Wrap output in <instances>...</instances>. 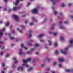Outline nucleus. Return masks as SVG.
Returning <instances> with one entry per match:
<instances>
[{"label": "nucleus", "mask_w": 73, "mask_h": 73, "mask_svg": "<svg viewBox=\"0 0 73 73\" xmlns=\"http://www.w3.org/2000/svg\"><path fill=\"white\" fill-rule=\"evenodd\" d=\"M32 19L33 22L32 23H30L29 25L30 26H32V25H33V22H36V21H37V20L35 19V17H32Z\"/></svg>", "instance_id": "4"}, {"label": "nucleus", "mask_w": 73, "mask_h": 73, "mask_svg": "<svg viewBox=\"0 0 73 73\" xmlns=\"http://www.w3.org/2000/svg\"><path fill=\"white\" fill-rule=\"evenodd\" d=\"M9 57V54H7L6 55V57L7 58H8Z\"/></svg>", "instance_id": "42"}, {"label": "nucleus", "mask_w": 73, "mask_h": 73, "mask_svg": "<svg viewBox=\"0 0 73 73\" xmlns=\"http://www.w3.org/2000/svg\"><path fill=\"white\" fill-rule=\"evenodd\" d=\"M30 4L29 3H27V6H29V5H30Z\"/></svg>", "instance_id": "51"}, {"label": "nucleus", "mask_w": 73, "mask_h": 73, "mask_svg": "<svg viewBox=\"0 0 73 73\" xmlns=\"http://www.w3.org/2000/svg\"><path fill=\"white\" fill-rule=\"evenodd\" d=\"M1 48L2 49H4V47H1Z\"/></svg>", "instance_id": "58"}, {"label": "nucleus", "mask_w": 73, "mask_h": 73, "mask_svg": "<svg viewBox=\"0 0 73 73\" xmlns=\"http://www.w3.org/2000/svg\"><path fill=\"white\" fill-rule=\"evenodd\" d=\"M59 28L61 29H65V27L62 25L60 26Z\"/></svg>", "instance_id": "15"}, {"label": "nucleus", "mask_w": 73, "mask_h": 73, "mask_svg": "<svg viewBox=\"0 0 73 73\" xmlns=\"http://www.w3.org/2000/svg\"><path fill=\"white\" fill-rule=\"evenodd\" d=\"M31 37H32V35H31V34H29L28 35V38H30Z\"/></svg>", "instance_id": "24"}, {"label": "nucleus", "mask_w": 73, "mask_h": 73, "mask_svg": "<svg viewBox=\"0 0 73 73\" xmlns=\"http://www.w3.org/2000/svg\"><path fill=\"white\" fill-rule=\"evenodd\" d=\"M20 8V7L19 6H18L17 8V7H13V11H16V9H19Z\"/></svg>", "instance_id": "10"}, {"label": "nucleus", "mask_w": 73, "mask_h": 73, "mask_svg": "<svg viewBox=\"0 0 73 73\" xmlns=\"http://www.w3.org/2000/svg\"><path fill=\"white\" fill-rule=\"evenodd\" d=\"M31 60V58H28L27 60H25V59L22 60V62H23V64H22V66H24L25 67H28L29 66V65L27 64V63L28 61H30Z\"/></svg>", "instance_id": "1"}, {"label": "nucleus", "mask_w": 73, "mask_h": 73, "mask_svg": "<svg viewBox=\"0 0 73 73\" xmlns=\"http://www.w3.org/2000/svg\"><path fill=\"white\" fill-rule=\"evenodd\" d=\"M21 49H22L21 48H19V56H22L24 54V53Z\"/></svg>", "instance_id": "6"}, {"label": "nucleus", "mask_w": 73, "mask_h": 73, "mask_svg": "<svg viewBox=\"0 0 73 73\" xmlns=\"http://www.w3.org/2000/svg\"><path fill=\"white\" fill-rule=\"evenodd\" d=\"M13 60L15 64H17V62H18V61L17 60L16 57H15L13 58Z\"/></svg>", "instance_id": "8"}, {"label": "nucleus", "mask_w": 73, "mask_h": 73, "mask_svg": "<svg viewBox=\"0 0 73 73\" xmlns=\"http://www.w3.org/2000/svg\"><path fill=\"white\" fill-rule=\"evenodd\" d=\"M24 70V69L21 66H20L19 67H18L17 68L18 70Z\"/></svg>", "instance_id": "13"}, {"label": "nucleus", "mask_w": 73, "mask_h": 73, "mask_svg": "<svg viewBox=\"0 0 73 73\" xmlns=\"http://www.w3.org/2000/svg\"><path fill=\"white\" fill-rule=\"evenodd\" d=\"M12 28V26L11 25L10 26V28Z\"/></svg>", "instance_id": "59"}, {"label": "nucleus", "mask_w": 73, "mask_h": 73, "mask_svg": "<svg viewBox=\"0 0 73 73\" xmlns=\"http://www.w3.org/2000/svg\"><path fill=\"white\" fill-rule=\"evenodd\" d=\"M15 68H16V66H15V64H13V65L12 69H15Z\"/></svg>", "instance_id": "27"}, {"label": "nucleus", "mask_w": 73, "mask_h": 73, "mask_svg": "<svg viewBox=\"0 0 73 73\" xmlns=\"http://www.w3.org/2000/svg\"><path fill=\"white\" fill-rule=\"evenodd\" d=\"M64 23L65 24H68V21H64Z\"/></svg>", "instance_id": "37"}, {"label": "nucleus", "mask_w": 73, "mask_h": 73, "mask_svg": "<svg viewBox=\"0 0 73 73\" xmlns=\"http://www.w3.org/2000/svg\"><path fill=\"white\" fill-rule=\"evenodd\" d=\"M72 4V3H69L68 4V6L69 7V6H70V5H71Z\"/></svg>", "instance_id": "43"}, {"label": "nucleus", "mask_w": 73, "mask_h": 73, "mask_svg": "<svg viewBox=\"0 0 73 73\" xmlns=\"http://www.w3.org/2000/svg\"><path fill=\"white\" fill-rule=\"evenodd\" d=\"M58 61L59 62H63L64 61V59L63 58H61L58 59Z\"/></svg>", "instance_id": "12"}, {"label": "nucleus", "mask_w": 73, "mask_h": 73, "mask_svg": "<svg viewBox=\"0 0 73 73\" xmlns=\"http://www.w3.org/2000/svg\"><path fill=\"white\" fill-rule=\"evenodd\" d=\"M68 49V48H65L64 50H60V52L61 53H62V54H67V52L66 51Z\"/></svg>", "instance_id": "2"}, {"label": "nucleus", "mask_w": 73, "mask_h": 73, "mask_svg": "<svg viewBox=\"0 0 73 73\" xmlns=\"http://www.w3.org/2000/svg\"><path fill=\"white\" fill-rule=\"evenodd\" d=\"M51 2L53 3V4H56L57 2H59V0H56L55 1L54 0H51Z\"/></svg>", "instance_id": "11"}, {"label": "nucleus", "mask_w": 73, "mask_h": 73, "mask_svg": "<svg viewBox=\"0 0 73 73\" xmlns=\"http://www.w3.org/2000/svg\"><path fill=\"white\" fill-rule=\"evenodd\" d=\"M33 69V68L31 67L29 69H28L27 70L28 72H30L31 70H32Z\"/></svg>", "instance_id": "21"}, {"label": "nucleus", "mask_w": 73, "mask_h": 73, "mask_svg": "<svg viewBox=\"0 0 73 73\" xmlns=\"http://www.w3.org/2000/svg\"><path fill=\"white\" fill-rule=\"evenodd\" d=\"M4 28H3L2 30V32H3V31H4Z\"/></svg>", "instance_id": "57"}, {"label": "nucleus", "mask_w": 73, "mask_h": 73, "mask_svg": "<svg viewBox=\"0 0 73 73\" xmlns=\"http://www.w3.org/2000/svg\"><path fill=\"white\" fill-rule=\"evenodd\" d=\"M14 20L15 21H18L19 20L18 17L16 15H14Z\"/></svg>", "instance_id": "9"}, {"label": "nucleus", "mask_w": 73, "mask_h": 73, "mask_svg": "<svg viewBox=\"0 0 73 73\" xmlns=\"http://www.w3.org/2000/svg\"><path fill=\"white\" fill-rule=\"evenodd\" d=\"M49 34H52L53 33L52 32H51V31H50L49 32Z\"/></svg>", "instance_id": "47"}, {"label": "nucleus", "mask_w": 73, "mask_h": 73, "mask_svg": "<svg viewBox=\"0 0 73 73\" xmlns=\"http://www.w3.org/2000/svg\"><path fill=\"white\" fill-rule=\"evenodd\" d=\"M15 41H16L17 42V41H19V40L18 39H15Z\"/></svg>", "instance_id": "55"}, {"label": "nucleus", "mask_w": 73, "mask_h": 73, "mask_svg": "<svg viewBox=\"0 0 73 73\" xmlns=\"http://www.w3.org/2000/svg\"><path fill=\"white\" fill-rule=\"evenodd\" d=\"M54 15H56L57 14V12L56 11H54Z\"/></svg>", "instance_id": "22"}, {"label": "nucleus", "mask_w": 73, "mask_h": 73, "mask_svg": "<svg viewBox=\"0 0 73 73\" xmlns=\"http://www.w3.org/2000/svg\"><path fill=\"white\" fill-rule=\"evenodd\" d=\"M39 41L41 42H43V40H39Z\"/></svg>", "instance_id": "52"}, {"label": "nucleus", "mask_w": 73, "mask_h": 73, "mask_svg": "<svg viewBox=\"0 0 73 73\" xmlns=\"http://www.w3.org/2000/svg\"><path fill=\"white\" fill-rule=\"evenodd\" d=\"M58 66L59 68H61L62 67V65L60 64H58Z\"/></svg>", "instance_id": "28"}, {"label": "nucleus", "mask_w": 73, "mask_h": 73, "mask_svg": "<svg viewBox=\"0 0 73 73\" xmlns=\"http://www.w3.org/2000/svg\"><path fill=\"white\" fill-rule=\"evenodd\" d=\"M60 15V16H61V15H62V13H59Z\"/></svg>", "instance_id": "56"}, {"label": "nucleus", "mask_w": 73, "mask_h": 73, "mask_svg": "<svg viewBox=\"0 0 73 73\" xmlns=\"http://www.w3.org/2000/svg\"><path fill=\"white\" fill-rule=\"evenodd\" d=\"M62 21L59 22V24H62Z\"/></svg>", "instance_id": "53"}, {"label": "nucleus", "mask_w": 73, "mask_h": 73, "mask_svg": "<svg viewBox=\"0 0 73 73\" xmlns=\"http://www.w3.org/2000/svg\"><path fill=\"white\" fill-rule=\"evenodd\" d=\"M47 71H49V70H50V68H47Z\"/></svg>", "instance_id": "49"}, {"label": "nucleus", "mask_w": 73, "mask_h": 73, "mask_svg": "<svg viewBox=\"0 0 73 73\" xmlns=\"http://www.w3.org/2000/svg\"><path fill=\"white\" fill-rule=\"evenodd\" d=\"M65 71L67 72H70V70L69 69H65Z\"/></svg>", "instance_id": "25"}, {"label": "nucleus", "mask_w": 73, "mask_h": 73, "mask_svg": "<svg viewBox=\"0 0 73 73\" xmlns=\"http://www.w3.org/2000/svg\"><path fill=\"white\" fill-rule=\"evenodd\" d=\"M0 43L1 44H3V42H1V41H0Z\"/></svg>", "instance_id": "60"}, {"label": "nucleus", "mask_w": 73, "mask_h": 73, "mask_svg": "<svg viewBox=\"0 0 73 73\" xmlns=\"http://www.w3.org/2000/svg\"><path fill=\"white\" fill-rule=\"evenodd\" d=\"M9 23L7 22V23L6 26V27H8V26H9Z\"/></svg>", "instance_id": "31"}, {"label": "nucleus", "mask_w": 73, "mask_h": 73, "mask_svg": "<svg viewBox=\"0 0 73 73\" xmlns=\"http://www.w3.org/2000/svg\"><path fill=\"white\" fill-rule=\"evenodd\" d=\"M11 33H13V34H15V31H11Z\"/></svg>", "instance_id": "45"}, {"label": "nucleus", "mask_w": 73, "mask_h": 73, "mask_svg": "<svg viewBox=\"0 0 73 73\" xmlns=\"http://www.w3.org/2000/svg\"><path fill=\"white\" fill-rule=\"evenodd\" d=\"M44 36V35L43 34H41L39 35L38 36V37L41 38L43 37Z\"/></svg>", "instance_id": "17"}, {"label": "nucleus", "mask_w": 73, "mask_h": 73, "mask_svg": "<svg viewBox=\"0 0 73 73\" xmlns=\"http://www.w3.org/2000/svg\"><path fill=\"white\" fill-rule=\"evenodd\" d=\"M35 50L34 48H31V51H33V50Z\"/></svg>", "instance_id": "48"}, {"label": "nucleus", "mask_w": 73, "mask_h": 73, "mask_svg": "<svg viewBox=\"0 0 73 73\" xmlns=\"http://www.w3.org/2000/svg\"><path fill=\"white\" fill-rule=\"evenodd\" d=\"M3 33L0 31V38L1 37L2 35H3Z\"/></svg>", "instance_id": "23"}, {"label": "nucleus", "mask_w": 73, "mask_h": 73, "mask_svg": "<svg viewBox=\"0 0 73 73\" xmlns=\"http://www.w3.org/2000/svg\"><path fill=\"white\" fill-rule=\"evenodd\" d=\"M7 10H8V11H11V10H12L11 9H6L5 8H4V9H3V11H7Z\"/></svg>", "instance_id": "16"}, {"label": "nucleus", "mask_w": 73, "mask_h": 73, "mask_svg": "<svg viewBox=\"0 0 73 73\" xmlns=\"http://www.w3.org/2000/svg\"><path fill=\"white\" fill-rule=\"evenodd\" d=\"M65 5H66V4H65V3H62V7H64V6H65Z\"/></svg>", "instance_id": "26"}, {"label": "nucleus", "mask_w": 73, "mask_h": 73, "mask_svg": "<svg viewBox=\"0 0 73 73\" xmlns=\"http://www.w3.org/2000/svg\"><path fill=\"white\" fill-rule=\"evenodd\" d=\"M47 61H48V62H49V61H50V59H47Z\"/></svg>", "instance_id": "61"}, {"label": "nucleus", "mask_w": 73, "mask_h": 73, "mask_svg": "<svg viewBox=\"0 0 73 73\" xmlns=\"http://www.w3.org/2000/svg\"><path fill=\"white\" fill-rule=\"evenodd\" d=\"M27 44L28 45H29V46H31V45H32V44L31 43H29L28 42H27Z\"/></svg>", "instance_id": "39"}, {"label": "nucleus", "mask_w": 73, "mask_h": 73, "mask_svg": "<svg viewBox=\"0 0 73 73\" xmlns=\"http://www.w3.org/2000/svg\"><path fill=\"white\" fill-rule=\"evenodd\" d=\"M48 43L49 44V45H52V40H48Z\"/></svg>", "instance_id": "14"}, {"label": "nucleus", "mask_w": 73, "mask_h": 73, "mask_svg": "<svg viewBox=\"0 0 73 73\" xmlns=\"http://www.w3.org/2000/svg\"><path fill=\"white\" fill-rule=\"evenodd\" d=\"M57 64V62H55L53 63V65L54 66L56 65Z\"/></svg>", "instance_id": "36"}, {"label": "nucleus", "mask_w": 73, "mask_h": 73, "mask_svg": "<svg viewBox=\"0 0 73 73\" xmlns=\"http://www.w3.org/2000/svg\"><path fill=\"white\" fill-rule=\"evenodd\" d=\"M3 53L2 52H0V54L1 56H2V55H3Z\"/></svg>", "instance_id": "50"}, {"label": "nucleus", "mask_w": 73, "mask_h": 73, "mask_svg": "<svg viewBox=\"0 0 73 73\" xmlns=\"http://www.w3.org/2000/svg\"><path fill=\"white\" fill-rule=\"evenodd\" d=\"M58 50H56L55 52V54H57L58 53Z\"/></svg>", "instance_id": "38"}, {"label": "nucleus", "mask_w": 73, "mask_h": 73, "mask_svg": "<svg viewBox=\"0 0 73 73\" xmlns=\"http://www.w3.org/2000/svg\"><path fill=\"white\" fill-rule=\"evenodd\" d=\"M51 29H54V25H53L52 27L51 28Z\"/></svg>", "instance_id": "30"}, {"label": "nucleus", "mask_w": 73, "mask_h": 73, "mask_svg": "<svg viewBox=\"0 0 73 73\" xmlns=\"http://www.w3.org/2000/svg\"><path fill=\"white\" fill-rule=\"evenodd\" d=\"M53 34L54 36H56L57 35V33L54 32L53 33Z\"/></svg>", "instance_id": "19"}, {"label": "nucleus", "mask_w": 73, "mask_h": 73, "mask_svg": "<svg viewBox=\"0 0 73 73\" xmlns=\"http://www.w3.org/2000/svg\"><path fill=\"white\" fill-rule=\"evenodd\" d=\"M55 72H54V71H52V73H55Z\"/></svg>", "instance_id": "63"}, {"label": "nucleus", "mask_w": 73, "mask_h": 73, "mask_svg": "<svg viewBox=\"0 0 73 73\" xmlns=\"http://www.w3.org/2000/svg\"><path fill=\"white\" fill-rule=\"evenodd\" d=\"M54 46H57V43H55L54 44Z\"/></svg>", "instance_id": "41"}, {"label": "nucleus", "mask_w": 73, "mask_h": 73, "mask_svg": "<svg viewBox=\"0 0 73 73\" xmlns=\"http://www.w3.org/2000/svg\"><path fill=\"white\" fill-rule=\"evenodd\" d=\"M1 73H4V71H3V70H1Z\"/></svg>", "instance_id": "54"}, {"label": "nucleus", "mask_w": 73, "mask_h": 73, "mask_svg": "<svg viewBox=\"0 0 73 73\" xmlns=\"http://www.w3.org/2000/svg\"><path fill=\"white\" fill-rule=\"evenodd\" d=\"M9 73H11L12 72H11V71H9Z\"/></svg>", "instance_id": "64"}, {"label": "nucleus", "mask_w": 73, "mask_h": 73, "mask_svg": "<svg viewBox=\"0 0 73 73\" xmlns=\"http://www.w3.org/2000/svg\"><path fill=\"white\" fill-rule=\"evenodd\" d=\"M9 38L11 40H13V39H14V38L13 37L10 36Z\"/></svg>", "instance_id": "34"}, {"label": "nucleus", "mask_w": 73, "mask_h": 73, "mask_svg": "<svg viewBox=\"0 0 73 73\" xmlns=\"http://www.w3.org/2000/svg\"><path fill=\"white\" fill-rule=\"evenodd\" d=\"M1 65L2 67H4V66H5V64H4L2 63L1 64Z\"/></svg>", "instance_id": "40"}, {"label": "nucleus", "mask_w": 73, "mask_h": 73, "mask_svg": "<svg viewBox=\"0 0 73 73\" xmlns=\"http://www.w3.org/2000/svg\"><path fill=\"white\" fill-rule=\"evenodd\" d=\"M26 53L27 54H31V52L27 51L26 52Z\"/></svg>", "instance_id": "29"}, {"label": "nucleus", "mask_w": 73, "mask_h": 73, "mask_svg": "<svg viewBox=\"0 0 73 73\" xmlns=\"http://www.w3.org/2000/svg\"><path fill=\"white\" fill-rule=\"evenodd\" d=\"M60 39L61 40H64V37H63L62 36H61L60 37Z\"/></svg>", "instance_id": "35"}, {"label": "nucleus", "mask_w": 73, "mask_h": 73, "mask_svg": "<svg viewBox=\"0 0 73 73\" xmlns=\"http://www.w3.org/2000/svg\"><path fill=\"white\" fill-rule=\"evenodd\" d=\"M20 46H21V49H23V48L24 49H25V50H27V49H28V47H24V44H22Z\"/></svg>", "instance_id": "7"}, {"label": "nucleus", "mask_w": 73, "mask_h": 73, "mask_svg": "<svg viewBox=\"0 0 73 73\" xmlns=\"http://www.w3.org/2000/svg\"><path fill=\"white\" fill-rule=\"evenodd\" d=\"M34 45L35 47H37V46H39L38 44H37L36 43L34 44Z\"/></svg>", "instance_id": "20"}, {"label": "nucleus", "mask_w": 73, "mask_h": 73, "mask_svg": "<svg viewBox=\"0 0 73 73\" xmlns=\"http://www.w3.org/2000/svg\"><path fill=\"white\" fill-rule=\"evenodd\" d=\"M19 32L21 33H23V31L22 30H19Z\"/></svg>", "instance_id": "32"}, {"label": "nucleus", "mask_w": 73, "mask_h": 73, "mask_svg": "<svg viewBox=\"0 0 73 73\" xmlns=\"http://www.w3.org/2000/svg\"><path fill=\"white\" fill-rule=\"evenodd\" d=\"M68 42L69 44V45H68V47H71L72 46H73V39H72L68 41Z\"/></svg>", "instance_id": "3"}, {"label": "nucleus", "mask_w": 73, "mask_h": 73, "mask_svg": "<svg viewBox=\"0 0 73 73\" xmlns=\"http://www.w3.org/2000/svg\"><path fill=\"white\" fill-rule=\"evenodd\" d=\"M46 21V19H45L44 20V21L43 22H42V24H44L45 22V21Z\"/></svg>", "instance_id": "44"}, {"label": "nucleus", "mask_w": 73, "mask_h": 73, "mask_svg": "<svg viewBox=\"0 0 73 73\" xmlns=\"http://www.w3.org/2000/svg\"><path fill=\"white\" fill-rule=\"evenodd\" d=\"M20 0H16L15 3H14V4L15 5H17L18 3H19V1Z\"/></svg>", "instance_id": "18"}, {"label": "nucleus", "mask_w": 73, "mask_h": 73, "mask_svg": "<svg viewBox=\"0 0 73 73\" xmlns=\"http://www.w3.org/2000/svg\"><path fill=\"white\" fill-rule=\"evenodd\" d=\"M33 42V40H31L30 41V42Z\"/></svg>", "instance_id": "62"}, {"label": "nucleus", "mask_w": 73, "mask_h": 73, "mask_svg": "<svg viewBox=\"0 0 73 73\" xmlns=\"http://www.w3.org/2000/svg\"><path fill=\"white\" fill-rule=\"evenodd\" d=\"M31 12L33 13H38V10H37V9L36 8H34L33 9L31 10Z\"/></svg>", "instance_id": "5"}, {"label": "nucleus", "mask_w": 73, "mask_h": 73, "mask_svg": "<svg viewBox=\"0 0 73 73\" xmlns=\"http://www.w3.org/2000/svg\"><path fill=\"white\" fill-rule=\"evenodd\" d=\"M20 27L21 28H22L23 29V28H24V26L23 25H21L20 26Z\"/></svg>", "instance_id": "33"}, {"label": "nucleus", "mask_w": 73, "mask_h": 73, "mask_svg": "<svg viewBox=\"0 0 73 73\" xmlns=\"http://www.w3.org/2000/svg\"><path fill=\"white\" fill-rule=\"evenodd\" d=\"M41 66L42 68H43L45 66V65L42 64L41 65Z\"/></svg>", "instance_id": "46"}]
</instances>
